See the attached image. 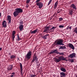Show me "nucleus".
I'll return each mask as SVG.
<instances>
[{"label": "nucleus", "mask_w": 77, "mask_h": 77, "mask_svg": "<svg viewBox=\"0 0 77 77\" xmlns=\"http://www.w3.org/2000/svg\"><path fill=\"white\" fill-rule=\"evenodd\" d=\"M15 11H17V12L19 13H22L23 11L22 9H21L20 8H17L15 9Z\"/></svg>", "instance_id": "obj_6"}, {"label": "nucleus", "mask_w": 77, "mask_h": 77, "mask_svg": "<svg viewBox=\"0 0 77 77\" xmlns=\"http://www.w3.org/2000/svg\"><path fill=\"white\" fill-rule=\"evenodd\" d=\"M60 11H58V12H57V14H59V13H60Z\"/></svg>", "instance_id": "obj_44"}, {"label": "nucleus", "mask_w": 77, "mask_h": 77, "mask_svg": "<svg viewBox=\"0 0 77 77\" xmlns=\"http://www.w3.org/2000/svg\"><path fill=\"white\" fill-rule=\"evenodd\" d=\"M16 56L14 55H12L11 56V59H13V58H15Z\"/></svg>", "instance_id": "obj_28"}, {"label": "nucleus", "mask_w": 77, "mask_h": 77, "mask_svg": "<svg viewBox=\"0 0 77 77\" xmlns=\"http://www.w3.org/2000/svg\"><path fill=\"white\" fill-rule=\"evenodd\" d=\"M60 75L61 77H66V75H65V73L63 72H60Z\"/></svg>", "instance_id": "obj_16"}, {"label": "nucleus", "mask_w": 77, "mask_h": 77, "mask_svg": "<svg viewBox=\"0 0 77 77\" xmlns=\"http://www.w3.org/2000/svg\"><path fill=\"white\" fill-rule=\"evenodd\" d=\"M38 58L36 56H34L32 60V62L34 63H38Z\"/></svg>", "instance_id": "obj_3"}, {"label": "nucleus", "mask_w": 77, "mask_h": 77, "mask_svg": "<svg viewBox=\"0 0 77 77\" xmlns=\"http://www.w3.org/2000/svg\"><path fill=\"white\" fill-rule=\"evenodd\" d=\"M24 26L23 25H20L19 29L20 31H22V30H23V29H24Z\"/></svg>", "instance_id": "obj_14"}, {"label": "nucleus", "mask_w": 77, "mask_h": 77, "mask_svg": "<svg viewBox=\"0 0 77 77\" xmlns=\"http://www.w3.org/2000/svg\"><path fill=\"white\" fill-rule=\"evenodd\" d=\"M36 32H38V29L35 30L31 32V34H33L34 33H36Z\"/></svg>", "instance_id": "obj_20"}, {"label": "nucleus", "mask_w": 77, "mask_h": 77, "mask_svg": "<svg viewBox=\"0 0 77 77\" xmlns=\"http://www.w3.org/2000/svg\"><path fill=\"white\" fill-rule=\"evenodd\" d=\"M2 48H0V51H2Z\"/></svg>", "instance_id": "obj_45"}, {"label": "nucleus", "mask_w": 77, "mask_h": 77, "mask_svg": "<svg viewBox=\"0 0 77 77\" xmlns=\"http://www.w3.org/2000/svg\"><path fill=\"white\" fill-rule=\"evenodd\" d=\"M17 38L18 39V41H19V40H21V38H20V36H19V35H17Z\"/></svg>", "instance_id": "obj_31"}, {"label": "nucleus", "mask_w": 77, "mask_h": 77, "mask_svg": "<svg viewBox=\"0 0 77 77\" xmlns=\"http://www.w3.org/2000/svg\"><path fill=\"white\" fill-rule=\"evenodd\" d=\"M15 31H14L13 32V33L12 36V39L13 41H14V39L15 38Z\"/></svg>", "instance_id": "obj_13"}, {"label": "nucleus", "mask_w": 77, "mask_h": 77, "mask_svg": "<svg viewBox=\"0 0 77 77\" xmlns=\"http://www.w3.org/2000/svg\"><path fill=\"white\" fill-rule=\"evenodd\" d=\"M8 23H11V16H8Z\"/></svg>", "instance_id": "obj_15"}, {"label": "nucleus", "mask_w": 77, "mask_h": 77, "mask_svg": "<svg viewBox=\"0 0 77 77\" xmlns=\"http://www.w3.org/2000/svg\"><path fill=\"white\" fill-rule=\"evenodd\" d=\"M69 29V26H68L67 28H66V30H68V29Z\"/></svg>", "instance_id": "obj_43"}, {"label": "nucleus", "mask_w": 77, "mask_h": 77, "mask_svg": "<svg viewBox=\"0 0 77 77\" xmlns=\"http://www.w3.org/2000/svg\"><path fill=\"white\" fill-rule=\"evenodd\" d=\"M2 25L3 26V27H5V28L6 27V21L4 20L2 23Z\"/></svg>", "instance_id": "obj_18"}, {"label": "nucleus", "mask_w": 77, "mask_h": 77, "mask_svg": "<svg viewBox=\"0 0 77 77\" xmlns=\"http://www.w3.org/2000/svg\"><path fill=\"white\" fill-rule=\"evenodd\" d=\"M56 28V27L55 26H53L52 28L50 29V30H54Z\"/></svg>", "instance_id": "obj_32"}, {"label": "nucleus", "mask_w": 77, "mask_h": 77, "mask_svg": "<svg viewBox=\"0 0 77 77\" xmlns=\"http://www.w3.org/2000/svg\"><path fill=\"white\" fill-rule=\"evenodd\" d=\"M58 54L60 55H64V54L63 53L58 52Z\"/></svg>", "instance_id": "obj_33"}, {"label": "nucleus", "mask_w": 77, "mask_h": 77, "mask_svg": "<svg viewBox=\"0 0 77 77\" xmlns=\"http://www.w3.org/2000/svg\"><path fill=\"white\" fill-rule=\"evenodd\" d=\"M71 8H72L73 9H76V8L75 7V5L74 4H72V5H70Z\"/></svg>", "instance_id": "obj_21"}, {"label": "nucleus", "mask_w": 77, "mask_h": 77, "mask_svg": "<svg viewBox=\"0 0 77 77\" xmlns=\"http://www.w3.org/2000/svg\"><path fill=\"white\" fill-rule=\"evenodd\" d=\"M69 61H70L71 62H74V60H73V59H71L69 60Z\"/></svg>", "instance_id": "obj_35"}, {"label": "nucleus", "mask_w": 77, "mask_h": 77, "mask_svg": "<svg viewBox=\"0 0 77 77\" xmlns=\"http://www.w3.org/2000/svg\"><path fill=\"white\" fill-rule=\"evenodd\" d=\"M18 59L19 60H20L19 59V58H18Z\"/></svg>", "instance_id": "obj_50"}, {"label": "nucleus", "mask_w": 77, "mask_h": 77, "mask_svg": "<svg viewBox=\"0 0 77 77\" xmlns=\"http://www.w3.org/2000/svg\"><path fill=\"white\" fill-rule=\"evenodd\" d=\"M72 12H73V11L72 10H70L69 11V14L72 15Z\"/></svg>", "instance_id": "obj_25"}, {"label": "nucleus", "mask_w": 77, "mask_h": 77, "mask_svg": "<svg viewBox=\"0 0 77 77\" xmlns=\"http://www.w3.org/2000/svg\"><path fill=\"white\" fill-rule=\"evenodd\" d=\"M49 29H50L49 26H47L45 28V29L43 32H48V31H49V30H50Z\"/></svg>", "instance_id": "obj_10"}, {"label": "nucleus", "mask_w": 77, "mask_h": 77, "mask_svg": "<svg viewBox=\"0 0 77 77\" xmlns=\"http://www.w3.org/2000/svg\"><path fill=\"white\" fill-rule=\"evenodd\" d=\"M76 77H77V75H76Z\"/></svg>", "instance_id": "obj_51"}, {"label": "nucleus", "mask_w": 77, "mask_h": 77, "mask_svg": "<svg viewBox=\"0 0 77 77\" xmlns=\"http://www.w3.org/2000/svg\"><path fill=\"white\" fill-rule=\"evenodd\" d=\"M19 13L17 12V11H15L13 13V15L14 17H16L17 16H18Z\"/></svg>", "instance_id": "obj_11"}, {"label": "nucleus", "mask_w": 77, "mask_h": 77, "mask_svg": "<svg viewBox=\"0 0 77 77\" xmlns=\"http://www.w3.org/2000/svg\"><path fill=\"white\" fill-rule=\"evenodd\" d=\"M65 46H66L65 45L64 46V47H65Z\"/></svg>", "instance_id": "obj_52"}, {"label": "nucleus", "mask_w": 77, "mask_h": 77, "mask_svg": "<svg viewBox=\"0 0 77 77\" xmlns=\"http://www.w3.org/2000/svg\"><path fill=\"white\" fill-rule=\"evenodd\" d=\"M20 24H23V21H21L20 22Z\"/></svg>", "instance_id": "obj_40"}, {"label": "nucleus", "mask_w": 77, "mask_h": 77, "mask_svg": "<svg viewBox=\"0 0 77 77\" xmlns=\"http://www.w3.org/2000/svg\"><path fill=\"white\" fill-rule=\"evenodd\" d=\"M58 59H59L60 61L61 60H66V61H67V60H66V58H64L63 56H60L58 57Z\"/></svg>", "instance_id": "obj_7"}, {"label": "nucleus", "mask_w": 77, "mask_h": 77, "mask_svg": "<svg viewBox=\"0 0 77 77\" xmlns=\"http://www.w3.org/2000/svg\"><path fill=\"white\" fill-rule=\"evenodd\" d=\"M2 16V13H0V17Z\"/></svg>", "instance_id": "obj_47"}, {"label": "nucleus", "mask_w": 77, "mask_h": 77, "mask_svg": "<svg viewBox=\"0 0 77 77\" xmlns=\"http://www.w3.org/2000/svg\"><path fill=\"white\" fill-rule=\"evenodd\" d=\"M28 7H29V5H26V7L27 8H28Z\"/></svg>", "instance_id": "obj_48"}, {"label": "nucleus", "mask_w": 77, "mask_h": 77, "mask_svg": "<svg viewBox=\"0 0 77 77\" xmlns=\"http://www.w3.org/2000/svg\"><path fill=\"white\" fill-rule=\"evenodd\" d=\"M52 2V0H50L49 1L48 4V5H50V4H51V3Z\"/></svg>", "instance_id": "obj_30"}, {"label": "nucleus", "mask_w": 77, "mask_h": 77, "mask_svg": "<svg viewBox=\"0 0 77 77\" xmlns=\"http://www.w3.org/2000/svg\"><path fill=\"white\" fill-rule=\"evenodd\" d=\"M68 47H69V48H71L72 50H74L75 49V48H74V45H72V44L69 43L68 44Z\"/></svg>", "instance_id": "obj_8"}, {"label": "nucleus", "mask_w": 77, "mask_h": 77, "mask_svg": "<svg viewBox=\"0 0 77 77\" xmlns=\"http://www.w3.org/2000/svg\"><path fill=\"white\" fill-rule=\"evenodd\" d=\"M53 31H54V30H53Z\"/></svg>", "instance_id": "obj_53"}, {"label": "nucleus", "mask_w": 77, "mask_h": 77, "mask_svg": "<svg viewBox=\"0 0 77 77\" xmlns=\"http://www.w3.org/2000/svg\"><path fill=\"white\" fill-rule=\"evenodd\" d=\"M53 51H54V53H57L58 54V53H59L57 50H55Z\"/></svg>", "instance_id": "obj_27"}, {"label": "nucleus", "mask_w": 77, "mask_h": 77, "mask_svg": "<svg viewBox=\"0 0 77 77\" xmlns=\"http://www.w3.org/2000/svg\"><path fill=\"white\" fill-rule=\"evenodd\" d=\"M71 27H72V26H70L69 27V29L70 30H71Z\"/></svg>", "instance_id": "obj_42"}, {"label": "nucleus", "mask_w": 77, "mask_h": 77, "mask_svg": "<svg viewBox=\"0 0 77 77\" xmlns=\"http://www.w3.org/2000/svg\"><path fill=\"white\" fill-rule=\"evenodd\" d=\"M14 75H10V76H11V77H12L14 76Z\"/></svg>", "instance_id": "obj_46"}, {"label": "nucleus", "mask_w": 77, "mask_h": 77, "mask_svg": "<svg viewBox=\"0 0 77 77\" xmlns=\"http://www.w3.org/2000/svg\"><path fill=\"white\" fill-rule=\"evenodd\" d=\"M20 71L22 72L23 71V66L21 63H20Z\"/></svg>", "instance_id": "obj_24"}, {"label": "nucleus", "mask_w": 77, "mask_h": 77, "mask_svg": "<svg viewBox=\"0 0 77 77\" xmlns=\"http://www.w3.org/2000/svg\"><path fill=\"white\" fill-rule=\"evenodd\" d=\"M58 5V1H57L55 3L54 5V9H56V8L57 7V5Z\"/></svg>", "instance_id": "obj_17"}, {"label": "nucleus", "mask_w": 77, "mask_h": 77, "mask_svg": "<svg viewBox=\"0 0 77 77\" xmlns=\"http://www.w3.org/2000/svg\"><path fill=\"white\" fill-rule=\"evenodd\" d=\"M15 74V72H13L11 73L12 75H14Z\"/></svg>", "instance_id": "obj_41"}, {"label": "nucleus", "mask_w": 77, "mask_h": 77, "mask_svg": "<svg viewBox=\"0 0 77 77\" xmlns=\"http://www.w3.org/2000/svg\"><path fill=\"white\" fill-rule=\"evenodd\" d=\"M63 40L61 39L59 41H58L57 42H55L54 44H55V45H63V46L64 45V44L63 43Z\"/></svg>", "instance_id": "obj_1"}, {"label": "nucleus", "mask_w": 77, "mask_h": 77, "mask_svg": "<svg viewBox=\"0 0 77 77\" xmlns=\"http://www.w3.org/2000/svg\"><path fill=\"white\" fill-rule=\"evenodd\" d=\"M36 76V75H30V77H35Z\"/></svg>", "instance_id": "obj_29"}, {"label": "nucleus", "mask_w": 77, "mask_h": 77, "mask_svg": "<svg viewBox=\"0 0 77 77\" xmlns=\"http://www.w3.org/2000/svg\"><path fill=\"white\" fill-rule=\"evenodd\" d=\"M36 3V5L37 6H38V8H39V9H41V8L43 7L44 5L42 4V3L39 2Z\"/></svg>", "instance_id": "obj_4"}, {"label": "nucleus", "mask_w": 77, "mask_h": 77, "mask_svg": "<svg viewBox=\"0 0 77 77\" xmlns=\"http://www.w3.org/2000/svg\"><path fill=\"white\" fill-rule=\"evenodd\" d=\"M12 68H13V65H11L9 66L7 68V69L8 71H11L12 69Z\"/></svg>", "instance_id": "obj_9"}, {"label": "nucleus", "mask_w": 77, "mask_h": 77, "mask_svg": "<svg viewBox=\"0 0 77 77\" xmlns=\"http://www.w3.org/2000/svg\"><path fill=\"white\" fill-rule=\"evenodd\" d=\"M66 47L64 46H61L59 48V50H60V49H62L63 50H64V49H66Z\"/></svg>", "instance_id": "obj_23"}, {"label": "nucleus", "mask_w": 77, "mask_h": 77, "mask_svg": "<svg viewBox=\"0 0 77 77\" xmlns=\"http://www.w3.org/2000/svg\"><path fill=\"white\" fill-rule=\"evenodd\" d=\"M63 20V18L61 17L59 18V21H62Z\"/></svg>", "instance_id": "obj_36"}, {"label": "nucleus", "mask_w": 77, "mask_h": 77, "mask_svg": "<svg viewBox=\"0 0 77 77\" xmlns=\"http://www.w3.org/2000/svg\"><path fill=\"white\" fill-rule=\"evenodd\" d=\"M11 53H9V55H11Z\"/></svg>", "instance_id": "obj_49"}, {"label": "nucleus", "mask_w": 77, "mask_h": 77, "mask_svg": "<svg viewBox=\"0 0 77 77\" xmlns=\"http://www.w3.org/2000/svg\"><path fill=\"white\" fill-rule=\"evenodd\" d=\"M30 0H27L26 1V3H29V2H30Z\"/></svg>", "instance_id": "obj_39"}, {"label": "nucleus", "mask_w": 77, "mask_h": 77, "mask_svg": "<svg viewBox=\"0 0 77 77\" xmlns=\"http://www.w3.org/2000/svg\"><path fill=\"white\" fill-rule=\"evenodd\" d=\"M74 32L75 33H76V34H77V27L75 28Z\"/></svg>", "instance_id": "obj_26"}, {"label": "nucleus", "mask_w": 77, "mask_h": 77, "mask_svg": "<svg viewBox=\"0 0 77 77\" xmlns=\"http://www.w3.org/2000/svg\"><path fill=\"white\" fill-rule=\"evenodd\" d=\"M41 0H37L36 1V3H38V2H39L40 1H41Z\"/></svg>", "instance_id": "obj_38"}, {"label": "nucleus", "mask_w": 77, "mask_h": 77, "mask_svg": "<svg viewBox=\"0 0 77 77\" xmlns=\"http://www.w3.org/2000/svg\"><path fill=\"white\" fill-rule=\"evenodd\" d=\"M54 61L56 62H59L60 61V60L59 59H57V58H54Z\"/></svg>", "instance_id": "obj_22"}, {"label": "nucleus", "mask_w": 77, "mask_h": 77, "mask_svg": "<svg viewBox=\"0 0 77 77\" xmlns=\"http://www.w3.org/2000/svg\"><path fill=\"white\" fill-rule=\"evenodd\" d=\"M50 54H53V53H54V52L53 51H51V52H50Z\"/></svg>", "instance_id": "obj_37"}, {"label": "nucleus", "mask_w": 77, "mask_h": 77, "mask_svg": "<svg viewBox=\"0 0 77 77\" xmlns=\"http://www.w3.org/2000/svg\"><path fill=\"white\" fill-rule=\"evenodd\" d=\"M49 36V34H46L45 35L42 36V38L44 39H47V36Z\"/></svg>", "instance_id": "obj_12"}, {"label": "nucleus", "mask_w": 77, "mask_h": 77, "mask_svg": "<svg viewBox=\"0 0 77 77\" xmlns=\"http://www.w3.org/2000/svg\"><path fill=\"white\" fill-rule=\"evenodd\" d=\"M60 69L61 71H63V72H65L66 71V70L65 68H63V67H61L60 68Z\"/></svg>", "instance_id": "obj_19"}, {"label": "nucleus", "mask_w": 77, "mask_h": 77, "mask_svg": "<svg viewBox=\"0 0 77 77\" xmlns=\"http://www.w3.org/2000/svg\"><path fill=\"white\" fill-rule=\"evenodd\" d=\"M32 52L30 51V50H29L28 52L26 55V57L27 59H30L31 58V56H32Z\"/></svg>", "instance_id": "obj_2"}, {"label": "nucleus", "mask_w": 77, "mask_h": 77, "mask_svg": "<svg viewBox=\"0 0 77 77\" xmlns=\"http://www.w3.org/2000/svg\"><path fill=\"white\" fill-rule=\"evenodd\" d=\"M64 27V26H63L62 25H60L59 26V27L60 28H63Z\"/></svg>", "instance_id": "obj_34"}, {"label": "nucleus", "mask_w": 77, "mask_h": 77, "mask_svg": "<svg viewBox=\"0 0 77 77\" xmlns=\"http://www.w3.org/2000/svg\"><path fill=\"white\" fill-rule=\"evenodd\" d=\"M75 56H76V54L75 53H73L69 55L68 56V57H69L70 58H74V57H75Z\"/></svg>", "instance_id": "obj_5"}]
</instances>
